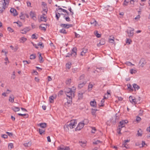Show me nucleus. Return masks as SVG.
<instances>
[{
	"mask_svg": "<svg viewBox=\"0 0 150 150\" xmlns=\"http://www.w3.org/2000/svg\"><path fill=\"white\" fill-rule=\"evenodd\" d=\"M74 93L75 92H71V93H65L67 96V102L65 103V105L69 106L71 104L72 97L74 96Z\"/></svg>",
	"mask_w": 150,
	"mask_h": 150,
	"instance_id": "1",
	"label": "nucleus"
},
{
	"mask_svg": "<svg viewBox=\"0 0 150 150\" xmlns=\"http://www.w3.org/2000/svg\"><path fill=\"white\" fill-rule=\"evenodd\" d=\"M0 13H2L5 10V8L7 7V3L5 0H1L0 2Z\"/></svg>",
	"mask_w": 150,
	"mask_h": 150,
	"instance_id": "2",
	"label": "nucleus"
},
{
	"mask_svg": "<svg viewBox=\"0 0 150 150\" xmlns=\"http://www.w3.org/2000/svg\"><path fill=\"white\" fill-rule=\"evenodd\" d=\"M134 29L133 28H132L131 27H129L128 29H127L126 31L127 32L129 37V38L132 37L134 34Z\"/></svg>",
	"mask_w": 150,
	"mask_h": 150,
	"instance_id": "3",
	"label": "nucleus"
},
{
	"mask_svg": "<svg viewBox=\"0 0 150 150\" xmlns=\"http://www.w3.org/2000/svg\"><path fill=\"white\" fill-rule=\"evenodd\" d=\"M85 121H86L87 123L88 122V120H84L83 121L79 122L75 129L76 131L80 130L83 127L84 125V122Z\"/></svg>",
	"mask_w": 150,
	"mask_h": 150,
	"instance_id": "4",
	"label": "nucleus"
},
{
	"mask_svg": "<svg viewBox=\"0 0 150 150\" xmlns=\"http://www.w3.org/2000/svg\"><path fill=\"white\" fill-rule=\"evenodd\" d=\"M76 121L74 120H71L70 123L68 125V127H69L71 129H72L75 127L76 125Z\"/></svg>",
	"mask_w": 150,
	"mask_h": 150,
	"instance_id": "5",
	"label": "nucleus"
},
{
	"mask_svg": "<svg viewBox=\"0 0 150 150\" xmlns=\"http://www.w3.org/2000/svg\"><path fill=\"white\" fill-rule=\"evenodd\" d=\"M58 150H70V148L68 146H65L63 145H61L57 148Z\"/></svg>",
	"mask_w": 150,
	"mask_h": 150,
	"instance_id": "6",
	"label": "nucleus"
},
{
	"mask_svg": "<svg viewBox=\"0 0 150 150\" xmlns=\"http://www.w3.org/2000/svg\"><path fill=\"white\" fill-rule=\"evenodd\" d=\"M30 16L31 18L34 20H36V15L35 12L31 11L30 13Z\"/></svg>",
	"mask_w": 150,
	"mask_h": 150,
	"instance_id": "7",
	"label": "nucleus"
},
{
	"mask_svg": "<svg viewBox=\"0 0 150 150\" xmlns=\"http://www.w3.org/2000/svg\"><path fill=\"white\" fill-rule=\"evenodd\" d=\"M10 12L14 16H16L18 15V13L16 9L14 8H11Z\"/></svg>",
	"mask_w": 150,
	"mask_h": 150,
	"instance_id": "8",
	"label": "nucleus"
},
{
	"mask_svg": "<svg viewBox=\"0 0 150 150\" xmlns=\"http://www.w3.org/2000/svg\"><path fill=\"white\" fill-rule=\"evenodd\" d=\"M30 30V29L28 27H26L23 29L21 30V33L23 34H25L27 32Z\"/></svg>",
	"mask_w": 150,
	"mask_h": 150,
	"instance_id": "9",
	"label": "nucleus"
},
{
	"mask_svg": "<svg viewBox=\"0 0 150 150\" xmlns=\"http://www.w3.org/2000/svg\"><path fill=\"white\" fill-rule=\"evenodd\" d=\"M77 48L76 47H74L72 50L71 53L72 56L75 57H76V55Z\"/></svg>",
	"mask_w": 150,
	"mask_h": 150,
	"instance_id": "10",
	"label": "nucleus"
},
{
	"mask_svg": "<svg viewBox=\"0 0 150 150\" xmlns=\"http://www.w3.org/2000/svg\"><path fill=\"white\" fill-rule=\"evenodd\" d=\"M129 99L130 102L132 103H134V104H136V100L135 98H133V97L132 96H130L129 97Z\"/></svg>",
	"mask_w": 150,
	"mask_h": 150,
	"instance_id": "11",
	"label": "nucleus"
},
{
	"mask_svg": "<svg viewBox=\"0 0 150 150\" xmlns=\"http://www.w3.org/2000/svg\"><path fill=\"white\" fill-rule=\"evenodd\" d=\"M105 43V40L104 39L102 38L100 40L99 44H98V46H100V45H104Z\"/></svg>",
	"mask_w": 150,
	"mask_h": 150,
	"instance_id": "12",
	"label": "nucleus"
},
{
	"mask_svg": "<svg viewBox=\"0 0 150 150\" xmlns=\"http://www.w3.org/2000/svg\"><path fill=\"white\" fill-rule=\"evenodd\" d=\"M42 5L44 7V8L43 9V11L46 12V13H47V7L46 4L45 2H42Z\"/></svg>",
	"mask_w": 150,
	"mask_h": 150,
	"instance_id": "13",
	"label": "nucleus"
},
{
	"mask_svg": "<svg viewBox=\"0 0 150 150\" xmlns=\"http://www.w3.org/2000/svg\"><path fill=\"white\" fill-rule=\"evenodd\" d=\"M84 92H82L81 91H79L78 94V99L80 100L82 99L83 98V94Z\"/></svg>",
	"mask_w": 150,
	"mask_h": 150,
	"instance_id": "14",
	"label": "nucleus"
},
{
	"mask_svg": "<svg viewBox=\"0 0 150 150\" xmlns=\"http://www.w3.org/2000/svg\"><path fill=\"white\" fill-rule=\"evenodd\" d=\"M40 28L42 30L45 31L46 30V27L45 24H41L39 26Z\"/></svg>",
	"mask_w": 150,
	"mask_h": 150,
	"instance_id": "15",
	"label": "nucleus"
},
{
	"mask_svg": "<svg viewBox=\"0 0 150 150\" xmlns=\"http://www.w3.org/2000/svg\"><path fill=\"white\" fill-rule=\"evenodd\" d=\"M38 126H40L42 129H45L47 126V124L45 123H41L38 125Z\"/></svg>",
	"mask_w": 150,
	"mask_h": 150,
	"instance_id": "16",
	"label": "nucleus"
},
{
	"mask_svg": "<svg viewBox=\"0 0 150 150\" xmlns=\"http://www.w3.org/2000/svg\"><path fill=\"white\" fill-rule=\"evenodd\" d=\"M56 97V96H54L53 95L49 97V100L50 103H52L54 102V99H55Z\"/></svg>",
	"mask_w": 150,
	"mask_h": 150,
	"instance_id": "17",
	"label": "nucleus"
},
{
	"mask_svg": "<svg viewBox=\"0 0 150 150\" xmlns=\"http://www.w3.org/2000/svg\"><path fill=\"white\" fill-rule=\"evenodd\" d=\"M38 131L39 132L40 134L42 135L43 134H45V129H39Z\"/></svg>",
	"mask_w": 150,
	"mask_h": 150,
	"instance_id": "18",
	"label": "nucleus"
},
{
	"mask_svg": "<svg viewBox=\"0 0 150 150\" xmlns=\"http://www.w3.org/2000/svg\"><path fill=\"white\" fill-rule=\"evenodd\" d=\"M14 97L13 95H11L9 97V101L13 103L14 101Z\"/></svg>",
	"mask_w": 150,
	"mask_h": 150,
	"instance_id": "19",
	"label": "nucleus"
},
{
	"mask_svg": "<svg viewBox=\"0 0 150 150\" xmlns=\"http://www.w3.org/2000/svg\"><path fill=\"white\" fill-rule=\"evenodd\" d=\"M71 92H74V91H73L71 90V88H66L65 90V93H71Z\"/></svg>",
	"mask_w": 150,
	"mask_h": 150,
	"instance_id": "20",
	"label": "nucleus"
},
{
	"mask_svg": "<svg viewBox=\"0 0 150 150\" xmlns=\"http://www.w3.org/2000/svg\"><path fill=\"white\" fill-rule=\"evenodd\" d=\"M38 54H39V58L40 60V63L42 62L44 60L43 59L42 57L41 56V54L40 53L38 52Z\"/></svg>",
	"mask_w": 150,
	"mask_h": 150,
	"instance_id": "21",
	"label": "nucleus"
},
{
	"mask_svg": "<svg viewBox=\"0 0 150 150\" xmlns=\"http://www.w3.org/2000/svg\"><path fill=\"white\" fill-rule=\"evenodd\" d=\"M133 88H134L135 91L138 90L140 88V87L136 84H134L133 85Z\"/></svg>",
	"mask_w": 150,
	"mask_h": 150,
	"instance_id": "22",
	"label": "nucleus"
},
{
	"mask_svg": "<svg viewBox=\"0 0 150 150\" xmlns=\"http://www.w3.org/2000/svg\"><path fill=\"white\" fill-rule=\"evenodd\" d=\"M59 32L64 34H66L67 33V32L66 30L64 28L59 30Z\"/></svg>",
	"mask_w": 150,
	"mask_h": 150,
	"instance_id": "23",
	"label": "nucleus"
},
{
	"mask_svg": "<svg viewBox=\"0 0 150 150\" xmlns=\"http://www.w3.org/2000/svg\"><path fill=\"white\" fill-rule=\"evenodd\" d=\"M86 81H84L83 82H82V83L79 84L78 85V88H81L86 83Z\"/></svg>",
	"mask_w": 150,
	"mask_h": 150,
	"instance_id": "24",
	"label": "nucleus"
},
{
	"mask_svg": "<svg viewBox=\"0 0 150 150\" xmlns=\"http://www.w3.org/2000/svg\"><path fill=\"white\" fill-rule=\"evenodd\" d=\"M145 61H144V59H141L139 62V64H141L140 66L143 67L145 63Z\"/></svg>",
	"mask_w": 150,
	"mask_h": 150,
	"instance_id": "25",
	"label": "nucleus"
},
{
	"mask_svg": "<svg viewBox=\"0 0 150 150\" xmlns=\"http://www.w3.org/2000/svg\"><path fill=\"white\" fill-rule=\"evenodd\" d=\"M12 109L15 112L18 111L20 110V108L19 107L15 106H13L12 107Z\"/></svg>",
	"mask_w": 150,
	"mask_h": 150,
	"instance_id": "26",
	"label": "nucleus"
},
{
	"mask_svg": "<svg viewBox=\"0 0 150 150\" xmlns=\"http://www.w3.org/2000/svg\"><path fill=\"white\" fill-rule=\"evenodd\" d=\"M31 142L30 141L28 143H25L23 144L24 146L25 147H29L31 146Z\"/></svg>",
	"mask_w": 150,
	"mask_h": 150,
	"instance_id": "27",
	"label": "nucleus"
},
{
	"mask_svg": "<svg viewBox=\"0 0 150 150\" xmlns=\"http://www.w3.org/2000/svg\"><path fill=\"white\" fill-rule=\"evenodd\" d=\"M87 49H83V51L81 52V55L82 56L84 55L87 52Z\"/></svg>",
	"mask_w": 150,
	"mask_h": 150,
	"instance_id": "28",
	"label": "nucleus"
},
{
	"mask_svg": "<svg viewBox=\"0 0 150 150\" xmlns=\"http://www.w3.org/2000/svg\"><path fill=\"white\" fill-rule=\"evenodd\" d=\"M120 124L119 125L124 127L125 125V122L124 120H122L120 122Z\"/></svg>",
	"mask_w": 150,
	"mask_h": 150,
	"instance_id": "29",
	"label": "nucleus"
},
{
	"mask_svg": "<svg viewBox=\"0 0 150 150\" xmlns=\"http://www.w3.org/2000/svg\"><path fill=\"white\" fill-rule=\"evenodd\" d=\"M71 79H69L66 80L65 81V83L66 84L68 85H69L71 84Z\"/></svg>",
	"mask_w": 150,
	"mask_h": 150,
	"instance_id": "30",
	"label": "nucleus"
},
{
	"mask_svg": "<svg viewBox=\"0 0 150 150\" xmlns=\"http://www.w3.org/2000/svg\"><path fill=\"white\" fill-rule=\"evenodd\" d=\"M40 21H44L46 22L47 21L46 17L43 16H41L40 18Z\"/></svg>",
	"mask_w": 150,
	"mask_h": 150,
	"instance_id": "31",
	"label": "nucleus"
},
{
	"mask_svg": "<svg viewBox=\"0 0 150 150\" xmlns=\"http://www.w3.org/2000/svg\"><path fill=\"white\" fill-rule=\"evenodd\" d=\"M90 105L92 106L96 107V101H91L90 102Z\"/></svg>",
	"mask_w": 150,
	"mask_h": 150,
	"instance_id": "32",
	"label": "nucleus"
},
{
	"mask_svg": "<svg viewBox=\"0 0 150 150\" xmlns=\"http://www.w3.org/2000/svg\"><path fill=\"white\" fill-rule=\"evenodd\" d=\"M104 99H103L101 101L100 103L99 104V106L100 107L103 106H104Z\"/></svg>",
	"mask_w": 150,
	"mask_h": 150,
	"instance_id": "33",
	"label": "nucleus"
},
{
	"mask_svg": "<svg viewBox=\"0 0 150 150\" xmlns=\"http://www.w3.org/2000/svg\"><path fill=\"white\" fill-rule=\"evenodd\" d=\"M95 35L98 38H100L101 37V35L98 33V31L97 30L95 31L94 32Z\"/></svg>",
	"mask_w": 150,
	"mask_h": 150,
	"instance_id": "34",
	"label": "nucleus"
},
{
	"mask_svg": "<svg viewBox=\"0 0 150 150\" xmlns=\"http://www.w3.org/2000/svg\"><path fill=\"white\" fill-rule=\"evenodd\" d=\"M55 16L57 20H58L60 16V14L59 13H56Z\"/></svg>",
	"mask_w": 150,
	"mask_h": 150,
	"instance_id": "35",
	"label": "nucleus"
},
{
	"mask_svg": "<svg viewBox=\"0 0 150 150\" xmlns=\"http://www.w3.org/2000/svg\"><path fill=\"white\" fill-rule=\"evenodd\" d=\"M142 131L141 129H139L137 131V135L138 136H142Z\"/></svg>",
	"mask_w": 150,
	"mask_h": 150,
	"instance_id": "36",
	"label": "nucleus"
},
{
	"mask_svg": "<svg viewBox=\"0 0 150 150\" xmlns=\"http://www.w3.org/2000/svg\"><path fill=\"white\" fill-rule=\"evenodd\" d=\"M93 87V85L90 83L88 86V91H90L92 89Z\"/></svg>",
	"mask_w": 150,
	"mask_h": 150,
	"instance_id": "37",
	"label": "nucleus"
},
{
	"mask_svg": "<svg viewBox=\"0 0 150 150\" xmlns=\"http://www.w3.org/2000/svg\"><path fill=\"white\" fill-rule=\"evenodd\" d=\"M79 143H81V146L82 147H84L86 146V142H83L82 141H80L79 142Z\"/></svg>",
	"mask_w": 150,
	"mask_h": 150,
	"instance_id": "38",
	"label": "nucleus"
},
{
	"mask_svg": "<svg viewBox=\"0 0 150 150\" xmlns=\"http://www.w3.org/2000/svg\"><path fill=\"white\" fill-rule=\"evenodd\" d=\"M129 2V0H128L127 1L126 0H125L123 3V6H127Z\"/></svg>",
	"mask_w": 150,
	"mask_h": 150,
	"instance_id": "39",
	"label": "nucleus"
},
{
	"mask_svg": "<svg viewBox=\"0 0 150 150\" xmlns=\"http://www.w3.org/2000/svg\"><path fill=\"white\" fill-rule=\"evenodd\" d=\"M36 58V56L35 54H32L30 55V59H33Z\"/></svg>",
	"mask_w": 150,
	"mask_h": 150,
	"instance_id": "40",
	"label": "nucleus"
},
{
	"mask_svg": "<svg viewBox=\"0 0 150 150\" xmlns=\"http://www.w3.org/2000/svg\"><path fill=\"white\" fill-rule=\"evenodd\" d=\"M129 142V140H124V143L122 144V146L123 147H126V143L127 142Z\"/></svg>",
	"mask_w": 150,
	"mask_h": 150,
	"instance_id": "41",
	"label": "nucleus"
},
{
	"mask_svg": "<svg viewBox=\"0 0 150 150\" xmlns=\"http://www.w3.org/2000/svg\"><path fill=\"white\" fill-rule=\"evenodd\" d=\"M63 17L64 18H65L67 21L69 22L70 21V19L69 16H67L66 17H65V16H64Z\"/></svg>",
	"mask_w": 150,
	"mask_h": 150,
	"instance_id": "42",
	"label": "nucleus"
},
{
	"mask_svg": "<svg viewBox=\"0 0 150 150\" xmlns=\"http://www.w3.org/2000/svg\"><path fill=\"white\" fill-rule=\"evenodd\" d=\"M27 39L26 38H25L24 37H22L21 38V42H25Z\"/></svg>",
	"mask_w": 150,
	"mask_h": 150,
	"instance_id": "43",
	"label": "nucleus"
},
{
	"mask_svg": "<svg viewBox=\"0 0 150 150\" xmlns=\"http://www.w3.org/2000/svg\"><path fill=\"white\" fill-rule=\"evenodd\" d=\"M38 45L40 46L41 48H43L44 47V45L42 42H39L38 44Z\"/></svg>",
	"mask_w": 150,
	"mask_h": 150,
	"instance_id": "44",
	"label": "nucleus"
},
{
	"mask_svg": "<svg viewBox=\"0 0 150 150\" xmlns=\"http://www.w3.org/2000/svg\"><path fill=\"white\" fill-rule=\"evenodd\" d=\"M127 86L128 87V88L129 89L130 91H133V89H132L130 84H128L127 85Z\"/></svg>",
	"mask_w": 150,
	"mask_h": 150,
	"instance_id": "45",
	"label": "nucleus"
},
{
	"mask_svg": "<svg viewBox=\"0 0 150 150\" xmlns=\"http://www.w3.org/2000/svg\"><path fill=\"white\" fill-rule=\"evenodd\" d=\"M138 1V0H130V3L133 5H134V3L135 2H137Z\"/></svg>",
	"mask_w": 150,
	"mask_h": 150,
	"instance_id": "46",
	"label": "nucleus"
},
{
	"mask_svg": "<svg viewBox=\"0 0 150 150\" xmlns=\"http://www.w3.org/2000/svg\"><path fill=\"white\" fill-rule=\"evenodd\" d=\"M13 143H11L8 144V148H10V149L13 148Z\"/></svg>",
	"mask_w": 150,
	"mask_h": 150,
	"instance_id": "47",
	"label": "nucleus"
},
{
	"mask_svg": "<svg viewBox=\"0 0 150 150\" xmlns=\"http://www.w3.org/2000/svg\"><path fill=\"white\" fill-rule=\"evenodd\" d=\"M60 26L62 27V28H66V26H67V25H66V24H65L61 23L60 24Z\"/></svg>",
	"mask_w": 150,
	"mask_h": 150,
	"instance_id": "48",
	"label": "nucleus"
},
{
	"mask_svg": "<svg viewBox=\"0 0 150 150\" xmlns=\"http://www.w3.org/2000/svg\"><path fill=\"white\" fill-rule=\"evenodd\" d=\"M18 115L19 116H25L26 117H28V114H22L21 113H18Z\"/></svg>",
	"mask_w": 150,
	"mask_h": 150,
	"instance_id": "49",
	"label": "nucleus"
},
{
	"mask_svg": "<svg viewBox=\"0 0 150 150\" xmlns=\"http://www.w3.org/2000/svg\"><path fill=\"white\" fill-rule=\"evenodd\" d=\"M7 30L11 33L13 32L14 31L13 29H12L10 27H8L7 28Z\"/></svg>",
	"mask_w": 150,
	"mask_h": 150,
	"instance_id": "50",
	"label": "nucleus"
},
{
	"mask_svg": "<svg viewBox=\"0 0 150 150\" xmlns=\"http://www.w3.org/2000/svg\"><path fill=\"white\" fill-rule=\"evenodd\" d=\"M14 23H16L20 27L22 26V23L21 22L18 21L17 22H14Z\"/></svg>",
	"mask_w": 150,
	"mask_h": 150,
	"instance_id": "51",
	"label": "nucleus"
},
{
	"mask_svg": "<svg viewBox=\"0 0 150 150\" xmlns=\"http://www.w3.org/2000/svg\"><path fill=\"white\" fill-rule=\"evenodd\" d=\"M114 37H112V38H110L109 39V40L110 42L113 43L114 42Z\"/></svg>",
	"mask_w": 150,
	"mask_h": 150,
	"instance_id": "52",
	"label": "nucleus"
},
{
	"mask_svg": "<svg viewBox=\"0 0 150 150\" xmlns=\"http://www.w3.org/2000/svg\"><path fill=\"white\" fill-rule=\"evenodd\" d=\"M141 118L139 117V116H137L136 118V121H137L138 122H139L140 120H141Z\"/></svg>",
	"mask_w": 150,
	"mask_h": 150,
	"instance_id": "53",
	"label": "nucleus"
},
{
	"mask_svg": "<svg viewBox=\"0 0 150 150\" xmlns=\"http://www.w3.org/2000/svg\"><path fill=\"white\" fill-rule=\"evenodd\" d=\"M132 42V40L131 39H129L127 38V41H126V43H128L129 44H130V42Z\"/></svg>",
	"mask_w": 150,
	"mask_h": 150,
	"instance_id": "54",
	"label": "nucleus"
},
{
	"mask_svg": "<svg viewBox=\"0 0 150 150\" xmlns=\"http://www.w3.org/2000/svg\"><path fill=\"white\" fill-rule=\"evenodd\" d=\"M6 133L9 137H11L13 135V133H11V132H6Z\"/></svg>",
	"mask_w": 150,
	"mask_h": 150,
	"instance_id": "55",
	"label": "nucleus"
},
{
	"mask_svg": "<svg viewBox=\"0 0 150 150\" xmlns=\"http://www.w3.org/2000/svg\"><path fill=\"white\" fill-rule=\"evenodd\" d=\"M33 39H36L37 38L36 37L35 34H33L31 37Z\"/></svg>",
	"mask_w": 150,
	"mask_h": 150,
	"instance_id": "56",
	"label": "nucleus"
},
{
	"mask_svg": "<svg viewBox=\"0 0 150 150\" xmlns=\"http://www.w3.org/2000/svg\"><path fill=\"white\" fill-rule=\"evenodd\" d=\"M74 33L75 36V37L76 38H79L80 37V35L77 34L76 32H74Z\"/></svg>",
	"mask_w": 150,
	"mask_h": 150,
	"instance_id": "57",
	"label": "nucleus"
},
{
	"mask_svg": "<svg viewBox=\"0 0 150 150\" xmlns=\"http://www.w3.org/2000/svg\"><path fill=\"white\" fill-rule=\"evenodd\" d=\"M63 94V91L62 90H60L58 93V95H62Z\"/></svg>",
	"mask_w": 150,
	"mask_h": 150,
	"instance_id": "58",
	"label": "nucleus"
},
{
	"mask_svg": "<svg viewBox=\"0 0 150 150\" xmlns=\"http://www.w3.org/2000/svg\"><path fill=\"white\" fill-rule=\"evenodd\" d=\"M58 9V10H61L62 12H64V13L66 12H67L66 10L64 9H63L61 8H59Z\"/></svg>",
	"mask_w": 150,
	"mask_h": 150,
	"instance_id": "59",
	"label": "nucleus"
},
{
	"mask_svg": "<svg viewBox=\"0 0 150 150\" xmlns=\"http://www.w3.org/2000/svg\"><path fill=\"white\" fill-rule=\"evenodd\" d=\"M98 110L97 109H92V113L93 115H94L96 112V111Z\"/></svg>",
	"mask_w": 150,
	"mask_h": 150,
	"instance_id": "60",
	"label": "nucleus"
},
{
	"mask_svg": "<svg viewBox=\"0 0 150 150\" xmlns=\"http://www.w3.org/2000/svg\"><path fill=\"white\" fill-rule=\"evenodd\" d=\"M100 142V141L97 140L95 142H93V144H97Z\"/></svg>",
	"mask_w": 150,
	"mask_h": 150,
	"instance_id": "61",
	"label": "nucleus"
},
{
	"mask_svg": "<svg viewBox=\"0 0 150 150\" xmlns=\"http://www.w3.org/2000/svg\"><path fill=\"white\" fill-rule=\"evenodd\" d=\"M1 137L4 139H6L8 138V136L5 134H4L1 135Z\"/></svg>",
	"mask_w": 150,
	"mask_h": 150,
	"instance_id": "62",
	"label": "nucleus"
},
{
	"mask_svg": "<svg viewBox=\"0 0 150 150\" xmlns=\"http://www.w3.org/2000/svg\"><path fill=\"white\" fill-rule=\"evenodd\" d=\"M96 131V129L95 127H93L91 131V132L92 133H94Z\"/></svg>",
	"mask_w": 150,
	"mask_h": 150,
	"instance_id": "63",
	"label": "nucleus"
},
{
	"mask_svg": "<svg viewBox=\"0 0 150 150\" xmlns=\"http://www.w3.org/2000/svg\"><path fill=\"white\" fill-rule=\"evenodd\" d=\"M84 78V74H83L81 76L79 77V79L81 80L83 79Z\"/></svg>",
	"mask_w": 150,
	"mask_h": 150,
	"instance_id": "64",
	"label": "nucleus"
}]
</instances>
